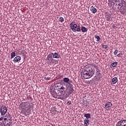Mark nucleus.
Returning a JSON list of instances; mask_svg holds the SVG:
<instances>
[{
    "instance_id": "1",
    "label": "nucleus",
    "mask_w": 126,
    "mask_h": 126,
    "mask_svg": "<svg viewBox=\"0 0 126 126\" xmlns=\"http://www.w3.org/2000/svg\"><path fill=\"white\" fill-rule=\"evenodd\" d=\"M93 67L98 68V66L95 63H93L90 66H87L85 68L83 73V77L85 79H88L91 78L94 75L95 73V70L93 69Z\"/></svg>"
},
{
    "instance_id": "2",
    "label": "nucleus",
    "mask_w": 126,
    "mask_h": 126,
    "mask_svg": "<svg viewBox=\"0 0 126 126\" xmlns=\"http://www.w3.org/2000/svg\"><path fill=\"white\" fill-rule=\"evenodd\" d=\"M50 93L51 95L54 97V98H56L57 99L58 97H60V96H62V94L64 95L65 93H66V91H63L62 90H57L56 89H52L50 91Z\"/></svg>"
},
{
    "instance_id": "3",
    "label": "nucleus",
    "mask_w": 126,
    "mask_h": 126,
    "mask_svg": "<svg viewBox=\"0 0 126 126\" xmlns=\"http://www.w3.org/2000/svg\"><path fill=\"white\" fill-rule=\"evenodd\" d=\"M23 105H24V112L29 114V113L32 111L31 108H32V105H31L30 103H28L27 102H24Z\"/></svg>"
},
{
    "instance_id": "4",
    "label": "nucleus",
    "mask_w": 126,
    "mask_h": 126,
    "mask_svg": "<svg viewBox=\"0 0 126 126\" xmlns=\"http://www.w3.org/2000/svg\"><path fill=\"white\" fill-rule=\"evenodd\" d=\"M126 2L124 0H118L115 5H119L120 7V8H122V7L124 5H126Z\"/></svg>"
},
{
    "instance_id": "5",
    "label": "nucleus",
    "mask_w": 126,
    "mask_h": 126,
    "mask_svg": "<svg viewBox=\"0 0 126 126\" xmlns=\"http://www.w3.org/2000/svg\"><path fill=\"white\" fill-rule=\"evenodd\" d=\"M0 112L1 116H4V115L6 114V112H7V108H6V106L2 105L0 108Z\"/></svg>"
},
{
    "instance_id": "6",
    "label": "nucleus",
    "mask_w": 126,
    "mask_h": 126,
    "mask_svg": "<svg viewBox=\"0 0 126 126\" xmlns=\"http://www.w3.org/2000/svg\"><path fill=\"white\" fill-rule=\"evenodd\" d=\"M72 28L74 29V30H72L73 32H76V31L77 32H80L81 31V30L80 29V26H77V25H76V24H74L73 25Z\"/></svg>"
},
{
    "instance_id": "7",
    "label": "nucleus",
    "mask_w": 126,
    "mask_h": 126,
    "mask_svg": "<svg viewBox=\"0 0 126 126\" xmlns=\"http://www.w3.org/2000/svg\"><path fill=\"white\" fill-rule=\"evenodd\" d=\"M116 126H126V120H122L119 121Z\"/></svg>"
},
{
    "instance_id": "8",
    "label": "nucleus",
    "mask_w": 126,
    "mask_h": 126,
    "mask_svg": "<svg viewBox=\"0 0 126 126\" xmlns=\"http://www.w3.org/2000/svg\"><path fill=\"white\" fill-rule=\"evenodd\" d=\"M47 61L50 63H54V59H53V55L52 54H50L47 56Z\"/></svg>"
},
{
    "instance_id": "9",
    "label": "nucleus",
    "mask_w": 126,
    "mask_h": 126,
    "mask_svg": "<svg viewBox=\"0 0 126 126\" xmlns=\"http://www.w3.org/2000/svg\"><path fill=\"white\" fill-rule=\"evenodd\" d=\"M112 106H113V103L111 102H108L105 104L104 108L106 111H109Z\"/></svg>"
},
{
    "instance_id": "10",
    "label": "nucleus",
    "mask_w": 126,
    "mask_h": 126,
    "mask_svg": "<svg viewBox=\"0 0 126 126\" xmlns=\"http://www.w3.org/2000/svg\"><path fill=\"white\" fill-rule=\"evenodd\" d=\"M63 81L65 82V83H67L68 86L72 84V81L70 80L68 78H64Z\"/></svg>"
},
{
    "instance_id": "11",
    "label": "nucleus",
    "mask_w": 126,
    "mask_h": 126,
    "mask_svg": "<svg viewBox=\"0 0 126 126\" xmlns=\"http://www.w3.org/2000/svg\"><path fill=\"white\" fill-rule=\"evenodd\" d=\"M105 17L107 21H112V20H113V18H112V16L110 13H107Z\"/></svg>"
},
{
    "instance_id": "12",
    "label": "nucleus",
    "mask_w": 126,
    "mask_h": 126,
    "mask_svg": "<svg viewBox=\"0 0 126 126\" xmlns=\"http://www.w3.org/2000/svg\"><path fill=\"white\" fill-rule=\"evenodd\" d=\"M120 12L121 14H126V4L125 5L123 6V7L120 9Z\"/></svg>"
},
{
    "instance_id": "13",
    "label": "nucleus",
    "mask_w": 126,
    "mask_h": 126,
    "mask_svg": "<svg viewBox=\"0 0 126 126\" xmlns=\"http://www.w3.org/2000/svg\"><path fill=\"white\" fill-rule=\"evenodd\" d=\"M69 91H68V94L69 95H71V94H72V92H73L74 90H73V85H69Z\"/></svg>"
},
{
    "instance_id": "14",
    "label": "nucleus",
    "mask_w": 126,
    "mask_h": 126,
    "mask_svg": "<svg viewBox=\"0 0 126 126\" xmlns=\"http://www.w3.org/2000/svg\"><path fill=\"white\" fill-rule=\"evenodd\" d=\"M51 55H52V56L54 59H60V58L61 57V55H60V54H59L58 53H56V52L54 53H52Z\"/></svg>"
},
{
    "instance_id": "15",
    "label": "nucleus",
    "mask_w": 126,
    "mask_h": 126,
    "mask_svg": "<svg viewBox=\"0 0 126 126\" xmlns=\"http://www.w3.org/2000/svg\"><path fill=\"white\" fill-rule=\"evenodd\" d=\"M117 82H118V78L117 77H115L112 78V79L111 80V84H116Z\"/></svg>"
},
{
    "instance_id": "16",
    "label": "nucleus",
    "mask_w": 126,
    "mask_h": 126,
    "mask_svg": "<svg viewBox=\"0 0 126 126\" xmlns=\"http://www.w3.org/2000/svg\"><path fill=\"white\" fill-rule=\"evenodd\" d=\"M101 76H102L101 73L97 71L96 72V75L95 76V77L96 78V79H100V77H101Z\"/></svg>"
},
{
    "instance_id": "17",
    "label": "nucleus",
    "mask_w": 126,
    "mask_h": 126,
    "mask_svg": "<svg viewBox=\"0 0 126 126\" xmlns=\"http://www.w3.org/2000/svg\"><path fill=\"white\" fill-rule=\"evenodd\" d=\"M20 60H21V57L20 56H17L14 59L13 62L14 63H18Z\"/></svg>"
},
{
    "instance_id": "18",
    "label": "nucleus",
    "mask_w": 126,
    "mask_h": 126,
    "mask_svg": "<svg viewBox=\"0 0 126 126\" xmlns=\"http://www.w3.org/2000/svg\"><path fill=\"white\" fill-rule=\"evenodd\" d=\"M91 11H92L93 13H96V12H97V9L94 7V6H92L91 7Z\"/></svg>"
},
{
    "instance_id": "19",
    "label": "nucleus",
    "mask_w": 126,
    "mask_h": 126,
    "mask_svg": "<svg viewBox=\"0 0 126 126\" xmlns=\"http://www.w3.org/2000/svg\"><path fill=\"white\" fill-rule=\"evenodd\" d=\"M80 29L82 32H83V33L85 32H87L88 31L87 28H86L85 27H84V26H82Z\"/></svg>"
},
{
    "instance_id": "20",
    "label": "nucleus",
    "mask_w": 126,
    "mask_h": 126,
    "mask_svg": "<svg viewBox=\"0 0 126 126\" xmlns=\"http://www.w3.org/2000/svg\"><path fill=\"white\" fill-rule=\"evenodd\" d=\"M117 64H118V62H114L111 64L110 67H111V68H113V67H116L117 66Z\"/></svg>"
},
{
    "instance_id": "21",
    "label": "nucleus",
    "mask_w": 126,
    "mask_h": 126,
    "mask_svg": "<svg viewBox=\"0 0 126 126\" xmlns=\"http://www.w3.org/2000/svg\"><path fill=\"white\" fill-rule=\"evenodd\" d=\"M84 122L85 126H89V119H85Z\"/></svg>"
},
{
    "instance_id": "22",
    "label": "nucleus",
    "mask_w": 126,
    "mask_h": 126,
    "mask_svg": "<svg viewBox=\"0 0 126 126\" xmlns=\"http://www.w3.org/2000/svg\"><path fill=\"white\" fill-rule=\"evenodd\" d=\"M84 117H85V118H86L85 119V120H89V119H90V118H91V115H90V114L87 113L85 115Z\"/></svg>"
},
{
    "instance_id": "23",
    "label": "nucleus",
    "mask_w": 126,
    "mask_h": 126,
    "mask_svg": "<svg viewBox=\"0 0 126 126\" xmlns=\"http://www.w3.org/2000/svg\"><path fill=\"white\" fill-rule=\"evenodd\" d=\"M61 85H62V83H61V82L56 83L55 84V87H57V88H58V89H60Z\"/></svg>"
},
{
    "instance_id": "24",
    "label": "nucleus",
    "mask_w": 126,
    "mask_h": 126,
    "mask_svg": "<svg viewBox=\"0 0 126 126\" xmlns=\"http://www.w3.org/2000/svg\"><path fill=\"white\" fill-rule=\"evenodd\" d=\"M94 38L95 39H96V42H100L101 41V37H100L99 35H95Z\"/></svg>"
},
{
    "instance_id": "25",
    "label": "nucleus",
    "mask_w": 126,
    "mask_h": 126,
    "mask_svg": "<svg viewBox=\"0 0 126 126\" xmlns=\"http://www.w3.org/2000/svg\"><path fill=\"white\" fill-rule=\"evenodd\" d=\"M6 117L8 118V120H9V121L11 120V115H10V114H9V113H8V114L6 115Z\"/></svg>"
},
{
    "instance_id": "26",
    "label": "nucleus",
    "mask_w": 126,
    "mask_h": 126,
    "mask_svg": "<svg viewBox=\"0 0 126 126\" xmlns=\"http://www.w3.org/2000/svg\"><path fill=\"white\" fill-rule=\"evenodd\" d=\"M74 24H73V22H72L69 25L70 28L71 29V30H74V29L72 28V27L73 26Z\"/></svg>"
},
{
    "instance_id": "27",
    "label": "nucleus",
    "mask_w": 126,
    "mask_h": 126,
    "mask_svg": "<svg viewBox=\"0 0 126 126\" xmlns=\"http://www.w3.org/2000/svg\"><path fill=\"white\" fill-rule=\"evenodd\" d=\"M44 79H45V80H51L52 78H51V77H47V75H46V76L44 78Z\"/></svg>"
},
{
    "instance_id": "28",
    "label": "nucleus",
    "mask_w": 126,
    "mask_h": 126,
    "mask_svg": "<svg viewBox=\"0 0 126 126\" xmlns=\"http://www.w3.org/2000/svg\"><path fill=\"white\" fill-rule=\"evenodd\" d=\"M15 57V52H12L11 53V59H13Z\"/></svg>"
},
{
    "instance_id": "29",
    "label": "nucleus",
    "mask_w": 126,
    "mask_h": 126,
    "mask_svg": "<svg viewBox=\"0 0 126 126\" xmlns=\"http://www.w3.org/2000/svg\"><path fill=\"white\" fill-rule=\"evenodd\" d=\"M117 1H118V0H111V3L112 5H115V2L117 3Z\"/></svg>"
},
{
    "instance_id": "30",
    "label": "nucleus",
    "mask_w": 126,
    "mask_h": 126,
    "mask_svg": "<svg viewBox=\"0 0 126 126\" xmlns=\"http://www.w3.org/2000/svg\"><path fill=\"white\" fill-rule=\"evenodd\" d=\"M117 57L118 58H123V53H120L117 55Z\"/></svg>"
},
{
    "instance_id": "31",
    "label": "nucleus",
    "mask_w": 126,
    "mask_h": 126,
    "mask_svg": "<svg viewBox=\"0 0 126 126\" xmlns=\"http://www.w3.org/2000/svg\"><path fill=\"white\" fill-rule=\"evenodd\" d=\"M102 48H103L104 49H105V50L107 49V48H108V46H107V45H102Z\"/></svg>"
},
{
    "instance_id": "32",
    "label": "nucleus",
    "mask_w": 126,
    "mask_h": 126,
    "mask_svg": "<svg viewBox=\"0 0 126 126\" xmlns=\"http://www.w3.org/2000/svg\"><path fill=\"white\" fill-rule=\"evenodd\" d=\"M59 21H61V22H63V21H64L63 18L62 17H60L59 19Z\"/></svg>"
},
{
    "instance_id": "33",
    "label": "nucleus",
    "mask_w": 126,
    "mask_h": 126,
    "mask_svg": "<svg viewBox=\"0 0 126 126\" xmlns=\"http://www.w3.org/2000/svg\"><path fill=\"white\" fill-rule=\"evenodd\" d=\"M60 89L63 90V91H65V88L63 86L61 87Z\"/></svg>"
},
{
    "instance_id": "34",
    "label": "nucleus",
    "mask_w": 126,
    "mask_h": 126,
    "mask_svg": "<svg viewBox=\"0 0 126 126\" xmlns=\"http://www.w3.org/2000/svg\"><path fill=\"white\" fill-rule=\"evenodd\" d=\"M118 52H119V50H116L114 52V55L115 56H116V55H117V54H118Z\"/></svg>"
},
{
    "instance_id": "35",
    "label": "nucleus",
    "mask_w": 126,
    "mask_h": 126,
    "mask_svg": "<svg viewBox=\"0 0 126 126\" xmlns=\"http://www.w3.org/2000/svg\"><path fill=\"white\" fill-rule=\"evenodd\" d=\"M71 104V101L69 100L67 102V105H68V106H69V105H70Z\"/></svg>"
},
{
    "instance_id": "36",
    "label": "nucleus",
    "mask_w": 126,
    "mask_h": 126,
    "mask_svg": "<svg viewBox=\"0 0 126 126\" xmlns=\"http://www.w3.org/2000/svg\"><path fill=\"white\" fill-rule=\"evenodd\" d=\"M111 26H112V28H116V25H115V24H112Z\"/></svg>"
},
{
    "instance_id": "37",
    "label": "nucleus",
    "mask_w": 126,
    "mask_h": 126,
    "mask_svg": "<svg viewBox=\"0 0 126 126\" xmlns=\"http://www.w3.org/2000/svg\"><path fill=\"white\" fill-rule=\"evenodd\" d=\"M4 117H1L0 118V121H2V120H3Z\"/></svg>"
},
{
    "instance_id": "38",
    "label": "nucleus",
    "mask_w": 126,
    "mask_h": 126,
    "mask_svg": "<svg viewBox=\"0 0 126 126\" xmlns=\"http://www.w3.org/2000/svg\"><path fill=\"white\" fill-rule=\"evenodd\" d=\"M0 126H2V123L0 122Z\"/></svg>"
},
{
    "instance_id": "39",
    "label": "nucleus",
    "mask_w": 126,
    "mask_h": 126,
    "mask_svg": "<svg viewBox=\"0 0 126 126\" xmlns=\"http://www.w3.org/2000/svg\"><path fill=\"white\" fill-rule=\"evenodd\" d=\"M7 118H4V121H7Z\"/></svg>"
},
{
    "instance_id": "40",
    "label": "nucleus",
    "mask_w": 126,
    "mask_h": 126,
    "mask_svg": "<svg viewBox=\"0 0 126 126\" xmlns=\"http://www.w3.org/2000/svg\"><path fill=\"white\" fill-rule=\"evenodd\" d=\"M72 22H73V24H74V23H75V22H74V21H73Z\"/></svg>"
},
{
    "instance_id": "41",
    "label": "nucleus",
    "mask_w": 126,
    "mask_h": 126,
    "mask_svg": "<svg viewBox=\"0 0 126 126\" xmlns=\"http://www.w3.org/2000/svg\"><path fill=\"white\" fill-rule=\"evenodd\" d=\"M60 76H59L58 77H57V78H60Z\"/></svg>"
},
{
    "instance_id": "42",
    "label": "nucleus",
    "mask_w": 126,
    "mask_h": 126,
    "mask_svg": "<svg viewBox=\"0 0 126 126\" xmlns=\"http://www.w3.org/2000/svg\"><path fill=\"white\" fill-rule=\"evenodd\" d=\"M119 8H120V7H118V9H119Z\"/></svg>"
}]
</instances>
